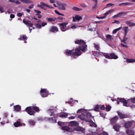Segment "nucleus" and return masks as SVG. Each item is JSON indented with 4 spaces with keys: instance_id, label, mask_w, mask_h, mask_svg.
Masks as SVG:
<instances>
[{
    "instance_id": "27",
    "label": "nucleus",
    "mask_w": 135,
    "mask_h": 135,
    "mask_svg": "<svg viewBox=\"0 0 135 135\" xmlns=\"http://www.w3.org/2000/svg\"><path fill=\"white\" fill-rule=\"evenodd\" d=\"M14 125L15 127H18L22 126V123L19 121H17L14 123Z\"/></svg>"
},
{
    "instance_id": "53",
    "label": "nucleus",
    "mask_w": 135,
    "mask_h": 135,
    "mask_svg": "<svg viewBox=\"0 0 135 135\" xmlns=\"http://www.w3.org/2000/svg\"><path fill=\"white\" fill-rule=\"evenodd\" d=\"M56 19H57L58 20L62 21L63 20V18L62 17L60 16H59L57 17V18H56Z\"/></svg>"
},
{
    "instance_id": "26",
    "label": "nucleus",
    "mask_w": 135,
    "mask_h": 135,
    "mask_svg": "<svg viewBox=\"0 0 135 135\" xmlns=\"http://www.w3.org/2000/svg\"><path fill=\"white\" fill-rule=\"evenodd\" d=\"M90 122L89 124L90 126L92 127H94L95 128L97 127V125L95 123L93 122L91 119V121L90 122Z\"/></svg>"
},
{
    "instance_id": "34",
    "label": "nucleus",
    "mask_w": 135,
    "mask_h": 135,
    "mask_svg": "<svg viewBox=\"0 0 135 135\" xmlns=\"http://www.w3.org/2000/svg\"><path fill=\"white\" fill-rule=\"evenodd\" d=\"M94 47L96 49L97 51H99L100 52V50H99V49L100 48V47H99L98 45H97L95 44V43L94 44Z\"/></svg>"
},
{
    "instance_id": "22",
    "label": "nucleus",
    "mask_w": 135,
    "mask_h": 135,
    "mask_svg": "<svg viewBox=\"0 0 135 135\" xmlns=\"http://www.w3.org/2000/svg\"><path fill=\"white\" fill-rule=\"evenodd\" d=\"M126 133L128 135H133L134 134V132L131 129H127L126 131Z\"/></svg>"
},
{
    "instance_id": "13",
    "label": "nucleus",
    "mask_w": 135,
    "mask_h": 135,
    "mask_svg": "<svg viewBox=\"0 0 135 135\" xmlns=\"http://www.w3.org/2000/svg\"><path fill=\"white\" fill-rule=\"evenodd\" d=\"M23 22L28 27H32L33 25V24L31 23V22L30 21L23 20Z\"/></svg>"
},
{
    "instance_id": "5",
    "label": "nucleus",
    "mask_w": 135,
    "mask_h": 135,
    "mask_svg": "<svg viewBox=\"0 0 135 135\" xmlns=\"http://www.w3.org/2000/svg\"><path fill=\"white\" fill-rule=\"evenodd\" d=\"M40 4H38L37 5V7L44 9H45L44 8V7H43L44 6L47 7L49 8H53V7L49 6L42 2H41L40 3Z\"/></svg>"
},
{
    "instance_id": "20",
    "label": "nucleus",
    "mask_w": 135,
    "mask_h": 135,
    "mask_svg": "<svg viewBox=\"0 0 135 135\" xmlns=\"http://www.w3.org/2000/svg\"><path fill=\"white\" fill-rule=\"evenodd\" d=\"M111 59H117L118 57L114 53H112L110 54Z\"/></svg>"
},
{
    "instance_id": "21",
    "label": "nucleus",
    "mask_w": 135,
    "mask_h": 135,
    "mask_svg": "<svg viewBox=\"0 0 135 135\" xmlns=\"http://www.w3.org/2000/svg\"><path fill=\"white\" fill-rule=\"evenodd\" d=\"M14 110L16 112H19L21 110V107L19 105H16L14 106Z\"/></svg>"
},
{
    "instance_id": "31",
    "label": "nucleus",
    "mask_w": 135,
    "mask_h": 135,
    "mask_svg": "<svg viewBox=\"0 0 135 135\" xmlns=\"http://www.w3.org/2000/svg\"><path fill=\"white\" fill-rule=\"evenodd\" d=\"M22 3L25 4L31 3H32V1L30 0H20Z\"/></svg>"
},
{
    "instance_id": "30",
    "label": "nucleus",
    "mask_w": 135,
    "mask_h": 135,
    "mask_svg": "<svg viewBox=\"0 0 135 135\" xmlns=\"http://www.w3.org/2000/svg\"><path fill=\"white\" fill-rule=\"evenodd\" d=\"M71 125L72 126H77L78 124V123L75 121H72L70 122Z\"/></svg>"
},
{
    "instance_id": "37",
    "label": "nucleus",
    "mask_w": 135,
    "mask_h": 135,
    "mask_svg": "<svg viewBox=\"0 0 135 135\" xmlns=\"http://www.w3.org/2000/svg\"><path fill=\"white\" fill-rule=\"evenodd\" d=\"M114 11L113 9L109 10L107 12H106L105 13V15H107L112 13Z\"/></svg>"
},
{
    "instance_id": "59",
    "label": "nucleus",
    "mask_w": 135,
    "mask_h": 135,
    "mask_svg": "<svg viewBox=\"0 0 135 135\" xmlns=\"http://www.w3.org/2000/svg\"><path fill=\"white\" fill-rule=\"evenodd\" d=\"M105 108V106L104 105H101L100 107V109L102 110H104Z\"/></svg>"
},
{
    "instance_id": "54",
    "label": "nucleus",
    "mask_w": 135,
    "mask_h": 135,
    "mask_svg": "<svg viewBox=\"0 0 135 135\" xmlns=\"http://www.w3.org/2000/svg\"><path fill=\"white\" fill-rule=\"evenodd\" d=\"M47 24V23L42 22L41 23V26L42 27H44Z\"/></svg>"
},
{
    "instance_id": "9",
    "label": "nucleus",
    "mask_w": 135,
    "mask_h": 135,
    "mask_svg": "<svg viewBox=\"0 0 135 135\" xmlns=\"http://www.w3.org/2000/svg\"><path fill=\"white\" fill-rule=\"evenodd\" d=\"M78 117L81 120H84L86 122H89L91 121L90 119L87 118L85 117V116L84 115L83 113L82 114L78 115Z\"/></svg>"
},
{
    "instance_id": "63",
    "label": "nucleus",
    "mask_w": 135,
    "mask_h": 135,
    "mask_svg": "<svg viewBox=\"0 0 135 135\" xmlns=\"http://www.w3.org/2000/svg\"><path fill=\"white\" fill-rule=\"evenodd\" d=\"M121 46H122V47H127V45H124L122 44H121Z\"/></svg>"
},
{
    "instance_id": "11",
    "label": "nucleus",
    "mask_w": 135,
    "mask_h": 135,
    "mask_svg": "<svg viewBox=\"0 0 135 135\" xmlns=\"http://www.w3.org/2000/svg\"><path fill=\"white\" fill-rule=\"evenodd\" d=\"M61 129L65 131H66L71 132L74 131V130L72 129H71L68 126H62L61 128Z\"/></svg>"
},
{
    "instance_id": "17",
    "label": "nucleus",
    "mask_w": 135,
    "mask_h": 135,
    "mask_svg": "<svg viewBox=\"0 0 135 135\" xmlns=\"http://www.w3.org/2000/svg\"><path fill=\"white\" fill-rule=\"evenodd\" d=\"M50 31L53 32H56L58 31V29L56 26H52L50 28Z\"/></svg>"
},
{
    "instance_id": "62",
    "label": "nucleus",
    "mask_w": 135,
    "mask_h": 135,
    "mask_svg": "<svg viewBox=\"0 0 135 135\" xmlns=\"http://www.w3.org/2000/svg\"><path fill=\"white\" fill-rule=\"evenodd\" d=\"M15 17V15L14 14H11L10 15V17L11 18H13Z\"/></svg>"
},
{
    "instance_id": "61",
    "label": "nucleus",
    "mask_w": 135,
    "mask_h": 135,
    "mask_svg": "<svg viewBox=\"0 0 135 135\" xmlns=\"http://www.w3.org/2000/svg\"><path fill=\"white\" fill-rule=\"evenodd\" d=\"M113 23H115L117 24H119L120 23V22L118 21H117L116 20H114Z\"/></svg>"
},
{
    "instance_id": "12",
    "label": "nucleus",
    "mask_w": 135,
    "mask_h": 135,
    "mask_svg": "<svg viewBox=\"0 0 135 135\" xmlns=\"http://www.w3.org/2000/svg\"><path fill=\"white\" fill-rule=\"evenodd\" d=\"M118 119V117L116 116L111 119L110 122V123L112 125H113L116 123Z\"/></svg>"
},
{
    "instance_id": "33",
    "label": "nucleus",
    "mask_w": 135,
    "mask_h": 135,
    "mask_svg": "<svg viewBox=\"0 0 135 135\" xmlns=\"http://www.w3.org/2000/svg\"><path fill=\"white\" fill-rule=\"evenodd\" d=\"M126 62L127 63L133 62L135 61V60L134 59H127Z\"/></svg>"
},
{
    "instance_id": "1",
    "label": "nucleus",
    "mask_w": 135,
    "mask_h": 135,
    "mask_svg": "<svg viewBox=\"0 0 135 135\" xmlns=\"http://www.w3.org/2000/svg\"><path fill=\"white\" fill-rule=\"evenodd\" d=\"M75 43L76 44L80 45L81 46L79 47H81V48H82V51L84 52L86 51L87 45L83 40H77L75 41Z\"/></svg>"
},
{
    "instance_id": "48",
    "label": "nucleus",
    "mask_w": 135,
    "mask_h": 135,
    "mask_svg": "<svg viewBox=\"0 0 135 135\" xmlns=\"http://www.w3.org/2000/svg\"><path fill=\"white\" fill-rule=\"evenodd\" d=\"M57 123L60 126H62L63 125H64V124L63 122H61L60 121H59L57 122Z\"/></svg>"
},
{
    "instance_id": "14",
    "label": "nucleus",
    "mask_w": 135,
    "mask_h": 135,
    "mask_svg": "<svg viewBox=\"0 0 135 135\" xmlns=\"http://www.w3.org/2000/svg\"><path fill=\"white\" fill-rule=\"evenodd\" d=\"M73 21L75 22L76 20L78 21H79L82 19V17L78 15H75V17H73Z\"/></svg>"
},
{
    "instance_id": "55",
    "label": "nucleus",
    "mask_w": 135,
    "mask_h": 135,
    "mask_svg": "<svg viewBox=\"0 0 135 135\" xmlns=\"http://www.w3.org/2000/svg\"><path fill=\"white\" fill-rule=\"evenodd\" d=\"M129 100H131V102L134 103H135V98L130 99H129Z\"/></svg>"
},
{
    "instance_id": "60",
    "label": "nucleus",
    "mask_w": 135,
    "mask_h": 135,
    "mask_svg": "<svg viewBox=\"0 0 135 135\" xmlns=\"http://www.w3.org/2000/svg\"><path fill=\"white\" fill-rule=\"evenodd\" d=\"M36 16H37V17L38 18H41V17H42V16L39 14H38V13H37L36 14Z\"/></svg>"
},
{
    "instance_id": "52",
    "label": "nucleus",
    "mask_w": 135,
    "mask_h": 135,
    "mask_svg": "<svg viewBox=\"0 0 135 135\" xmlns=\"http://www.w3.org/2000/svg\"><path fill=\"white\" fill-rule=\"evenodd\" d=\"M80 5L81 7L84 8L86 7H87L86 5L84 3H81Z\"/></svg>"
},
{
    "instance_id": "50",
    "label": "nucleus",
    "mask_w": 135,
    "mask_h": 135,
    "mask_svg": "<svg viewBox=\"0 0 135 135\" xmlns=\"http://www.w3.org/2000/svg\"><path fill=\"white\" fill-rule=\"evenodd\" d=\"M97 4L96 3H95L94 5L93 6L92 9L93 10L94 9L96 8H97Z\"/></svg>"
},
{
    "instance_id": "47",
    "label": "nucleus",
    "mask_w": 135,
    "mask_h": 135,
    "mask_svg": "<svg viewBox=\"0 0 135 135\" xmlns=\"http://www.w3.org/2000/svg\"><path fill=\"white\" fill-rule=\"evenodd\" d=\"M22 37V39L23 40H26L27 39V37L25 35H23L21 36Z\"/></svg>"
},
{
    "instance_id": "49",
    "label": "nucleus",
    "mask_w": 135,
    "mask_h": 135,
    "mask_svg": "<svg viewBox=\"0 0 135 135\" xmlns=\"http://www.w3.org/2000/svg\"><path fill=\"white\" fill-rule=\"evenodd\" d=\"M100 135H108L107 132H104L102 133H101L99 134Z\"/></svg>"
},
{
    "instance_id": "18",
    "label": "nucleus",
    "mask_w": 135,
    "mask_h": 135,
    "mask_svg": "<svg viewBox=\"0 0 135 135\" xmlns=\"http://www.w3.org/2000/svg\"><path fill=\"white\" fill-rule=\"evenodd\" d=\"M74 129L75 131H81L82 133H83L85 129L80 127H77L74 128Z\"/></svg>"
},
{
    "instance_id": "15",
    "label": "nucleus",
    "mask_w": 135,
    "mask_h": 135,
    "mask_svg": "<svg viewBox=\"0 0 135 135\" xmlns=\"http://www.w3.org/2000/svg\"><path fill=\"white\" fill-rule=\"evenodd\" d=\"M117 99L118 100L119 99V102L122 103H123V105L124 106L126 107L127 106V104L128 102L124 98H117Z\"/></svg>"
},
{
    "instance_id": "25",
    "label": "nucleus",
    "mask_w": 135,
    "mask_h": 135,
    "mask_svg": "<svg viewBox=\"0 0 135 135\" xmlns=\"http://www.w3.org/2000/svg\"><path fill=\"white\" fill-rule=\"evenodd\" d=\"M120 127L118 124H115L113 126V128L114 130L117 132L119 130Z\"/></svg>"
},
{
    "instance_id": "4",
    "label": "nucleus",
    "mask_w": 135,
    "mask_h": 135,
    "mask_svg": "<svg viewBox=\"0 0 135 135\" xmlns=\"http://www.w3.org/2000/svg\"><path fill=\"white\" fill-rule=\"evenodd\" d=\"M40 93L42 96L44 97H47L49 95L48 91L46 89H41Z\"/></svg>"
},
{
    "instance_id": "7",
    "label": "nucleus",
    "mask_w": 135,
    "mask_h": 135,
    "mask_svg": "<svg viewBox=\"0 0 135 135\" xmlns=\"http://www.w3.org/2000/svg\"><path fill=\"white\" fill-rule=\"evenodd\" d=\"M68 24V23H63L59 24L60 29L62 31L64 32L67 30L66 28V27Z\"/></svg>"
},
{
    "instance_id": "10",
    "label": "nucleus",
    "mask_w": 135,
    "mask_h": 135,
    "mask_svg": "<svg viewBox=\"0 0 135 135\" xmlns=\"http://www.w3.org/2000/svg\"><path fill=\"white\" fill-rule=\"evenodd\" d=\"M117 113L120 119H123L124 118H128L129 117V116L128 115L123 114L120 112L117 111Z\"/></svg>"
},
{
    "instance_id": "2",
    "label": "nucleus",
    "mask_w": 135,
    "mask_h": 135,
    "mask_svg": "<svg viewBox=\"0 0 135 135\" xmlns=\"http://www.w3.org/2000/svg\"><path fill=\"white\" fill-rule=\"evenodd\" d=\"M81 49L82 48H81V47H79L78 48H76L75 49V51L73 52L72 55L74 56H79L80 55L82 54V52H81Z\"/></svg>"
},
{
    "instance_id": "45",
    "label": "nucleus",
    "mask_w": 135,
    "mask_h": 135,
    "mask_svg": "<svg viewBox=\"0 0 135 135\" xmlns=\"http://www.w3.org/2000/svg\"><path fill=\"white\" fill-rule=\"evenodd\" d=\"M131 4V3L129 2L122 3V6H123L129 5Z\"/></svg>"
},
{
    "instance_id": "32",
    "label": "nucleus",
    "mask_w": 135,
    "mask_h": 135,
    "mask_svg": "<svg viewBox=\"0 0 135 135\" xmlns=\"http://www.w3.org/2000/svg\"><path fill=\"white\" fill-rule=\"evenodd\" d=\"M32 109L33 110L36 112H38L40 110L39 108L36 106H33L32 107Z\"/></svg>"
},
{
    "instance_id": "64",
    "label": "nucleus",
    "mask_w": 135,
    "mask_h": 135,
    "mask_svg": "<svg viewBox=\"0 0 135 135\" xmlns=\"http://www.w3.org/2000/svg\"><path fill=\"white\" fill-rule=\"evenodd\" d=\"M33 4H32L29 6L28 7V8L30 9H31L33 8Z\"/></svg>"
},
{
    "instance_id": "24",
    "label": "nucleus",
    "mask_w": 135,
    "mask_h": 135,
    "mask_svg": "<svg viewBox=\"0 0 135 135\" xmlns=\"http://www.w3.org/2000/svg\"><path fill=\"white\" fill-rule=\"evenodd\" d=\"M123 30L124 31V35L126 36L129 31L128 27V26H124L123 27Z\"/></svg>"
},
{
    "instance_id": "3",
    "label": "nucleus",
    "mask_w": 135,
    "mask_h": 135,
    "mask_svg": "<svg viewBox=\"0 0 135 135\" xmlns=\"http://www.w3.org/2000/svg\"><path fill=\"white\" fill-rule=\"evenodd\" d=\"M25 110L30 115H34L35 113V111L32 110L31 106L27 107L25 109Z\"/></svg>"
},
{
    "instance_id": "44",
    "label": "nucleus",
    "mask_w": 135,
    "mask_h": 135,
    "mask_svg": "<svg viewBox=\"0 0 135 135\" xmlns=\"http://www.w3.org/2000/svg\"><path fill=\"white\" fill-rule=\"evenodd\" d=\"M55 12L58 15H61L63 16H64L65 15L64 14H62L60 13L57 10H55Z\"/></svg>"
},
{
    "instance_id": "51",
    "label": "nucleus",
    "mask_w": 135,
    "mask_h": 135,
    "mask_svg": "<svg viewBox=\"0 0 135 135\" xmlns=\"http://www.w3.org/2000/svg\"><path fill=\"white\" fill-rule=\"evenodd\" d=\"M0 12L1 13L4 12V8L1 7H0Z\"/></svg>"
},
{
    "instance_id": "39",
    "label": "nucleus",
    "mask_w": 135,
    "mask_h": 135,
    "mask_svg": "<svg viewBox=\"0 0 135 135\" xmlns=\"http://www.w3.org/2000/svg\"><path fill=\"white\" fill-rule=\"evenodd\" d=\"M120 17H121V16H123L126 15L127 14V13L125 12H121L118 13Z\"/></svg>"
},
{
    "instance_id": "41",
    "label": "nucleus",
    "mask_w": 135,
    "mask_h": 135,
    "mask_svg": "<svg viewBox=\"0 0 135 135\" xmlns=\"http://www.w3.org/2000/svg\"><path fill=\"white\" fill-rule=\"evenodd\" d=\"M68 116V114L65 113H64L59 116L60 117H66Z\"/></svg>"
},
{
    "instance_id": "23",
    "label": "nucleus",
    "mask_w": 135,
    "mask_h": 135,
    "mask_svg": "<svg viewBox=\"0 0 135 135\" xmlns=\"http://www.w3.org/2000/svg\"><path fill=\"white\" fill-rule=\"evenodd\" d=\"M126 23L129 27L135 26V23L131 22L129 21H126Z\"/></svg>"
},
{
    "instance_id": "43",
    "label": "nucleus",
    "mask_w": 135,
    "mask_h": 135,
    "mask_svg": "<svg viewBox=\"0 0 135 135\" xmlns=\"http://www.w3.org/2000/svg\"><path fill=\"white\" fill-rule=\"evenodd\" d=\"M55 117L51 118H49V120H50L52 121V122L54 123H55L56 122V120L55 119Z\"/></svg>"
},
{
    "instance_id": "57",
    "label": "nucleus",
    "mask_w": 135,
    "mask_h": 135,
    "mask_svg": "<svg viewBox=\"0 0 135 135\" xmlns=\"http://www.w3.org/2000/svg\"><path fill=\"white\" fill-rule=\"evenodd\" d=\"M36 27L39 28H41V26L40 25L38 24H37L36 25Z\"/></svg>"
},
{
    "instance_id": "28",
    "label": "nucleus",
    "mask_w": 135,
    "mask_h": 135,
    "mask_svg": "<svg viewBox=\"0 0 135 135\" xmlns=\"http://www.w3.org/2000/svg\"><path fill=\"white\" fill-rule=\"evenodd\" d=\"M72 51L73 50H67L65 51L66 54L68 56H70L71 55H72Z\"/></svg>"
},
{
    "instance_id": "19",
    "label": "nucleus",
    "mask_w": 135,
    "mask_h": 135,
    "mask_svg": "<svg viewBox=\"0 0 135 135\" xmlns=\"http://www.w3.org/2000/svg\"><path fill=\"white\" fill-rule=\"evenodd\" d=\"M132 125V123L130 122H128L125 123L124 126L127 128H129Z\"/></svg>"
},
{
    "instance_id": "56",
    "label": "nucleus",
    "mask_w": 135,
    "mask_h": 135,
    "mask_svg": "<svg viewBox=\"0 0 135 135\" xmlns=\"http://www.w3.org/2000/svg\"><path fill=\"white\" fill-rule=\"evenodd\" d=\"M34 11L36 12L38 14H40L41 13V12L38 10L34 9Z\"/></svg>"
},
{
    "instance_id": "58",
    "label": "nucleus",
    "mask_w": 135,
    "mask_h": 135,
    "mask_svg": "<svg viewBox=\"0 0 135 135\" xmlns=\"http://www.w3.org/2000/svg\"><path fill=\"white\" fill-rule=\"evenodd\" d=\"M22 13H20L17 14V16L18 17H21L22 16Z\"/></svg>"
},
{
    "instance_id": "16",
    "label": "nucleus",
    "mask_w": 135,
    "mask_h": 135,
    "mask_svg": "<svg viewBox=\"0 0 135 135\" xmlns=\"http://www.w3.org/2000/svg\"><path fill=\"white\" fill-rule=\"evenodd\" d=\"M83 113L84 115L86 118L90 119V118L92 116L91 114L88 111H85Z\"/></svg>"
},
{
    "instance_id": "46",
    "label": "nucleus",
    "mask_w": 135,
    "mask_h": 135,
    "mask_svg": "<svg viewBox=\"0 0 135 135\" xmlns=\"http://www.w3.org/2000/svg\"><path fill=\"white\" fill-rule=\"evenodd\" d=\"M126 36L124 35L123 39L121 41L122 42H123L124 44L126 43V41L127 40V38L126 37Z\"/></svg>"
},
{
    "instance_id": "36",
    "label": "nucleus",
    "mask_w": 135,
    "mask_h": 135,
    "mask_svg": "<svg viewBox=\"0 0 135 135\" xmlns=\"http://www.w3.org/2000/svg\"><path fill=\"white\" fill-rule=\"evenodd\" d=\"M99 105L98 104H97L95 107L94 110L95 111H99Z\"/></svg>"
},
{
    "instance_id": "8",
    "label": "nucleus",
    "mask_w": 135,
    "mask_h": 135,
    "mask_svg": "<svg viewBox=\"0 0 135 135\" xmlns=\"http://www.w3.org/2000/svg\"><path fill=\"white\" fill-rule=\"evenodd\" d=\"M57 4L58 5V8L59 9L62 10H65L66 9L65 7L66 5L65 4H61L59 2H57Z\"/></svg>"
},
{
    "instance_id": "38",
    "label": "nucleus",
    "mask_w": 135,
    "mask_h": 135,
    "mask_svg": "<svg viewBox=\"0 0 135 135\" xmlns=\"http://www.w3.org/2000/svg\"><path fill=\"white\" fill-rule=\"evenodd\" d=\"M105 108L106 110L107 111H109L110 110L111 107L109 105H106V107Z\"/></svg>"
},
{
    "instance_id": "40",
    "label": "nucleus",
    "mask_w": 135,
    "mask_h": 135,
    "mask_svg": "<svg viewBox=\"0 0 135 135\" xmlns=\"http://www.w3.org/2000/svg\"><path fill=\"white\" fill-rule=\"evenodd\" d=\"M73 9L77 11H81L82 9L81 8H79L75 7H74L73 8Z\"/></svg>"
},
{
    "instance_id": "35",
    "label": "nucleus",
    "mask_w": 135,
    "mask_h": 135,
    "mask_svg": "<svg viewBox=\"0 0 135 135\" xmlns=\"http://www.w3.org/2000/svg\"><path fill=\"white\" fill-rule=\"evenodd\" d=\"M105 37L107 40H112L113 39L112 37L110 35H106L105 36Z\"/></svg>"
},
{
    "instance_id": "29",
    "label": "nucleus",
    "mask_w": 135,
    "mask_h": 135,
    "mask_svg": "<svg viewBox=\"0 0 135 135\" xmlns=\"http://www.w3.org/2000/svg\"><path fill=\"white\" fill-rule=\"evenodd\" d=\"M57 20L56 18L55 17H53L51 18L47 17L46 20L49 22H51L52 21H55Z\"/></svg>"
},
{
    "instance_id": "42",
    "label": "nucleus",
    "mask_w": 135,
    "mask_h": 135,
    "mask_svg": "<svg viewBox=\"0 0 135 135\" xmlns=\"http://www.w3.org/2000/svg\"><path fill=\"white\" fill-rule=\"evenodd\" d=\"M28 123L30 125H33L35 123V122L33 120H30L28 121Z\"/></svg>"
},
{
    "instance_id": "6",
    "label": "nucleus",
    "mask_w": 135,
    "mask_h": 135,
    "mask_svg": "<svg viewBox=\"0 0 135 135\" xmlns=\"http://www.w3.org/2000/svg\"><path fill=\"white\" fill-rule=\"evenodd\" d=\"M94 53L95 54H98L99 55H102L100 53H102L103 56H104L106 58L109 59H111L110 54L109 55L108 53H104L103 52H100L99 51H96L94 52Z\"/></svg>"
}]
</instances>
